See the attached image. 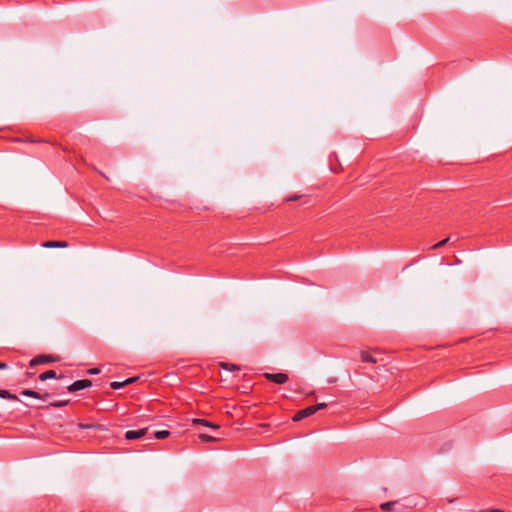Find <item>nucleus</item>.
<instances>
[{
	"mask_svg": "<svg viewBox=\"0 0 512 512\" xmlns=\"http://www.w3.org/2000/svg\"><path fill=\"white\" fill-rule=\"evenodd\" d=\"M92 386V381L90 379H81L73 382L72 384L67 386V390L69 392H76L85 388H89Z\"/></svg>",
	"mask_w": 512,
	"mask_h": 512,
	"instance_id": "obj_1",
	"label": "nucleus"
},
{
	"mask_svg": "<svg viewBox=\"0 0 512 512\" xmlns=\"http://www.w3.org/2000/svg\"><path fill=\"white\" fill-rule=\"evenodd\" d=\"M264 377L276 384H284L288 381L289 377L286 373H265Z\"/></svg>",
	"mask_w": 512,
	"mask_h": 512,
	"instance_id": "obj_2",
	"label": "nucleus"
},
{
	"mask_svg": "<svg viewBox=\"0 0 512 512\" xmlns=\"http://www.w3.org/2000/svg\"><path fill=\"white\" fill-rule=\"evenodd\" d=\"M56 361V358H54L52 355H38L30 360L29 365L31 367L46 364V363H53Z\"/></svg>",
	"mask_w": 512,
	"mask_h": 512,
	"instance_id": "obj_3",
	"label": "nucleus"
},
{
	"mask_svg": "<svg viewBox=\"0 0 512 512\" xmlns=\"http://www.w3.org/2000/svg\"><path fill=\"white\" fill-rule=\"evenodd\" d=\"M20 394L22 396H26V397H32V398H35V399H40V400H46L48 398L51 397V394L48 393V392H44V393H40L38 391H35V390H31V389H23Z\"/></svg>",
	"mask_w": 512,
	"mask_h": 512,
	"instance_id": "obj_4",
	"label": "nucleus"
},
{
	"mask_svg": "<svg viewBox=\"0 0 512 512\" xmlns=\"http://www.w3.org/2000/svg\"><path fill=\"white\" fill-rule=\"evenodd\" d=\"M316 413V409L312 408V406L306 407L300 411H298L292 418L294 422H298L307 418Z\"/></svg>",
	"mask_w": 512,
	"mask_h": 512,
	"instance_id": "obj_5",
	"label": "nucleus"
},
{
	"mask_svg": "<svg viewBox=\"0 0 512 512\" xmlns=\"http://www.w3.org/2000/svg\"><path fill=\"white\" fill-rule=\"evenodd\" d=\"M148 432V428H142L139 430H128L125 433V439L127 440H137L144 437Z\"/></svg>",
	"mask_w": 512,
	"mask_h": 512,
	"instance_id": "obj_6",
	"label": "nucleus"
},
{
	"mask_svg": "<svg viewBox=\"0 0 512 512\" xmlns=\"http://www.w3.org/2000/svg\"><path fill=\"white\" fill-rule=\"evenodd\" d=\"M44 248H66L68 243L66 241H46L42 243Z\"/></svg>",
	"mask_w": 512,
	"mask_h": 512,
	"instance_id": "obj_7",
	"label": "nucleus"
},
{
	"mask_svg": "<svg viewBox=\"0 0 512 512\" xmlns=\"http://www.w3.org/2000/svg\"><path fill=\"white\" fill-rule=\"evenodd\" d=\"M192 422L194 424H199V425L207 426V427H210V428L215 429V430L219 429V426L217 424L209 422V421H207L205 419L194 418L192 420Z\"/></svg>",
	"mask_w": 512,
	"mask_h": 512,
	"instance_id": "obj_8",
	"label": "nucleus"
},
{
	"mask_svg": "<svg viewBox=\"0 0 512 512\" xmlns=\"http://www.w3.org/2000/svg\"><path fill=\"white\" fill-rule=\"evenodd\" d=\"M0 398L12 400V401L19 400L17 395L12 394L11 392H9L8 390H5V389H0Z\"/></svg>",
	"mask_w": 512,
	"mask_h": 512,
	"instance_id": "obj_9",
	"label": "nucleus"
},
{
	"mask_svg": "<svg viewBox=\"0 0 512 512\" xmlns=\"http://www.w3.org/2000/svg\"><path fill=\"white\" fill-rule=\"evenodd\" d=\"M57 378L56 372L54 370H48L39 375V380L46 381L48 379Z\"/></svg>",
	"mask_w": 512,
	"mask_h": 512,
	"instance_id": "obj_10",
	"label": "nucleus"
},
{
	"mask_svg": "<svg viewBox=\"0 0 512 512\" xmlns=\"http://www.w3.org/2000/svg\"><path fill=\"white\" fill-rule=\"evenodd\" d=\"M69 403H70V400L67 399V400H62V401L51 402L49 405H47L45 407L40 406L39 408H46V409H48L49 407L60 408V407L68 405Z\"/></svg>",
	"mask_w": 512,
	"mask_h": 512,
	"instance_id": "obj_11",
	"label": "nucleus"
},
{
	"mask_svg": "<svg viewBox=\"0 0 512 512\" xmlns=\"http://www.w3.org/2000/svg\"><path fill=\"white\" fill-rule=\"evenodd\" d=\"M361 360L363 362L376 363V359L369 352L366 351L361 352Z\"/></svg>",
	"mask_w": 512,
	"mask_h": 512,
	"instance_id": "obj_12",
	"label": "nucleus"
},
{
	"mask_svg": "<svg viewBox=\"0 0 512 512\" xmlns=\"http://www.w3.org/2000/svg\"><path fill=\"white\" fill-rule=\"evenodd\" d=\"M170 436V432L168 430H159L154 433V437L156 439H165Z\"/></svg>",
	"mask_w": 512,
	"mask_h": 512,
	"instance_id": "obj_13",
	"label": "nucleus"
},
{
	"mask_svg": "<svg viewBox=\"0 0 512 512\" xmlns=\"http://www.w3.org/2000/svg\"><path fill=\"white\" fill-rule=\"evenodd\" d=\"M199 439L202 442H215V441H217L216 437L208 435V434H205V433L199 434Z\"/></svg>",
	"mask_w": 512,
	"mask_h": 512,
	"instance_id": "obj_14",
	"label": "nucleus"
},
{
	"mask_svg": "<svg viewBox=\"0 0 512 512\" xmlns=\"http://www.w3.org/2000/svg\"><path fill=\"white\" fill-rule=\"evenodd\" d=\"M395 504H396V502H394V501L386 502V503L381 504L380 508L383 512H389L393 509Z\"/></svg>",
	"mask_w": 512,
	"mask_h": 512,
	"instance_id": "obj_15",
	"label": "nucleus"
},
{
	"mask_svg": "<svg viewBox=\"0 0 512 512\" xmlns=\"http://www.w3.org/2000/svg\"><path fill=\"white\" fill-rule=\"evenodd\" d=\"M222 368L228 371H236L240 369L239 366L232 363H223Z\"/></svg>",
	"mask_w": 512,
	"mask_h": 512,
	"instance_id": "obj_16",
	"label": "nucleus"
},
{
	"mask_svg": "<svg viewBox=\"0 0 512 512\" xmlns=\"http://www.w3.org/2000/svg\"><path fill=\"white\" fill-rule=\"evenodd\" d=\"M449 240H450L449 237L445 238V239L439 241L438 243L434 244L433 246H431L430 249H432V250L439 249V248L443 247L444 245H446L449 242Z\"/></svg>",
	"mask_w": 512,
	"mask_h": 512,
	"instance_id": "obj_17",
	"label": "nucleus"
},
{
	"mask_svg": "<svg viewBox=\"0 0 512 512\" xmlns=\"http://www.w3.org/2000/svg\"><path fill=\"white\" fill-rule=\"evenodd\" d=\"M125 386V383L124 381L122 382H118V381H114V382H111L110 383V387L114 390H117V389H120V388H123Z\"/></svg>",
	"mask_w": 512,
	"mask_h": 512,
	"instance_id": "obj_18",
	"label": "nucleus"
},
{
	"mask_svg": "<svg viewBox=\"0 0 512 512\" xmlns=\"http://www.w3.org/2000/svg\"><path fill=\"white\" fill-rule=\"evenodd\" d=\"M51 396L60 395L63 393V388L54 387L51 389V392H49Z\"/></svg>",
	"mask_w": 512,
	"mask_h": 512,
	"instance_id": "obj_19",
	"label": "nucleus"
},
{
	"mask_svg": "<svg viewBox=\"0 0 512 512\" xmlns=\"http://www.w3.org/2000/svg\"><path fill=\"white\" fill-rule=\"evenodd\" d=\"M302 196L301 195H292V196H289L285 199L286 202H292V201H297L298 199H300Z\"/></svg>",
	"mask_w": 512,
	"mask_h": 512,
	"instance_id": "obj_20",
	"label": "nucleus"
},
{
	"mask_svg": "<svg viewBox=\"0 0 512 512\" xmlns=\"http://www.w3.org/2000/svg\"><path fill=\"white\" fill-rule=\"evenodd\" d=\"M327 407V404L322 402V403H318L317 405H314L312 406V408L316 409V412L319 411V410H322L324 408Z\"/></svg>",
	"mask_w": 512,
	"mask_h": 512,
	"instance_id": "obj_21",
	"label": "nucleus"
},
{
	"mask_svg": "<svg viewBox=\"0 0 512 512\" xmlns=\"http://www.w3.org/2000/svg\"><path fill=\"white\" fill-rule=\"evenodd\" d=\"M87 373H88L89 375H97V374H99V373H100V369H99V368H96V367H95V368H90V369L87 371Z\"/></svg>",
	"mask_w": 512,
	"mask_h": 512,
	"instance_id": "obj_22",
	"label": "nucleus"
},
{
	"mask_svg": "<svg viewBox=\"0 0 512 512\" xmlns=\"http://www.w3.org/2000/svg\"><path fill=\"white\" fill-rule=\"evenodd\" d=\"M138 378L137 377H131L124 381L125 386L134 383Z\"/></svg>",
	"mask_w": 512,
	"mask_h": 512,
	"instance_id": "obj_23",
	"label": "nucleus"
},
{
	"mask_svg": "<svg viewBox=\"0 0 512 512\" xmlns=\"http://www.w3.org/2000/svg\"><path fill=\"white\" fill-rule=\"evenodd\" d=\"M6 368H7V364L4 362H0V369H6Z\"/></svg>",
	"mask_w": 512,
	"mask_h": 512,
	"instance_id": "obj_24",
	"label": "nucleus"
},
{
	"mask_svg": "<svg viewBox=\"0 0 512 512\" xmlns=\"http://www.w3.org/2000/svg\"><path fill=\"white\" fill-rule=\"evenodd\" d=\"M14 141H17V142H23L24 140L20 139V138H15Z\"/></svg>",
	"mask_w": 512,
	"mask_h": 512,
	"instance_id": "obj_25",
	"label": "nucleus"
},
{
	"mask_svg": "<svg viewBox=\"0 0 512 512\" xmlns=\"http://www.w3.org/2000/svg\"><path fill=\"white\" fill-rule=\"evenodd\" d=\"M26 375H27L28 377H31L33 374H32V373H30V372H27V373H26Z\"/></svg>",
	"mask_w": 512,
	"mask_h": 512,
	"instance_id": "obj_26",
	"label": "nucleus"
}]
</instances>
